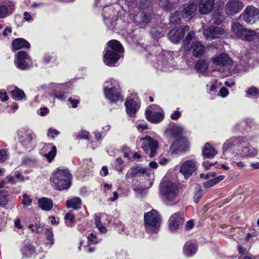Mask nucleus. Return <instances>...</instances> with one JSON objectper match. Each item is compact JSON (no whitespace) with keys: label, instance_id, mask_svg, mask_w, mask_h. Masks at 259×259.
<instances>
[{"label":"nucleus","instance_id":"nucleus-35","mask_svg":"<svg viewBox=\"0 0 259 259\" xmlns=\"http://www.w3.org/2000/svg\"><path fill=\"white\" fill-rule=\"evenodd\" d=\"M30 47L29 43L23 38H16L12 42V47L15 50H18L22 48H29Z\"/></svg>","mask_w":259,"mask_h":259},{"label":"nucleus","instance_id":"nucleus-37","mask_svg":"<svg viewBox=\"0 0 259 259\" xmlns=\"http://www.w3.org/2000/svg\"><path fill=\"white\" fill-rule=\"evenodd\" d=\"M208 64L207 62L203 60H199L195 64L196 70L200 73H205L208 69Z\"/></svg>","mask_w":259,"mask_h":259},{"label":"nucleus","instance_id":"nucleus-39","mask_svg":"<svg viewBox=\"0 0 259 259\" xmlns=\"http://www.w3.org/2000/svg\"><path fill=\"white\" fill-rule=\"evenodd\" d=\"M13 10V7L11 5L6 6V5L0 6V17L4 18L12 13Z\"/></svg>","mask_w":259,"mask_h":259},{"label":"nucleus","instance_id":"nucleus-1","mask_svg":"<svg viewBox=\"0 0 259 259\" xmlns=\"http://www.w3.org/2000/svg\"><path fill=\"white\" fill-rule=\"evenodd\" d=\"M152 51L153 54L149 56L148 59L154 62V66L164 71H168L170 65L169 61L172 59L170 53L166 51H162L161 49L157 46H153Z\"/></svg>","mask_w":259,"mask_h":259},{"label":"nucleus","instance_id":"nucleus-61","mask_svg":"<svg viewBox=\"0 0 259 259\" xmlns=\"http://www.w3.org/2000/svg\"><path fill=\"white\" fill-rule=\"evenodd\" d=\"M215 185L214 181L213 179H211L210 180H208L203 183V187L205 188H208L211 187H212Z\"/></svg>","mask_w":259,"mask_h":259},{"label":"nucleus","instance_id":"nucleus-60","mask_svg":"<svg viewBox=\"0 0 259 259\" xmlns=\"http://www.w3.org/2000/svg\"><path fill=\"white\" fill-rule=\"evenodd\" d=\"M257 235L255 232L248 233L245 237V241L247 242H249L251 241L252 238L255 237Z\"/></svg>","mask_w":259,"mask_h":259},{"label":"nucleus","instance_id":"nucleus-10","mask_svg":"<svg viewBox=\"0 0 259 259\" xmlns=\"http://www.w3.org/2000/svg\"><path fill=\"white\" fill-rule=\"evenodd\" d=\"M52 186L56 190L65 189V169L57 168L52 172L51 177Z\"/></svg>","mask_w":259,"mask_h":259},{"label":"nucleus","instance_id":"nucleus-29","mask_svg":"<svg viewBox=\"0 0 259 259\" xmlns=\"http://www.w3.org/2000/svg\"><path fill=\"white\" fill-rule=\"evenodd\" d=\"M240 154L242 158L252 157L257 154V150L250 144H247L242 147Z\"/></svg>","mask_w":259,"mask_h":259},{"label":"nucleus","instance_id":"nucleus-33","mask_svg":"<svg viewBox=\"0 0 259 259\" xmlns=\"http://www.w3.org/2000/svg\"><path fill=\"white\" fill-rule=\"evenodd\" d=\"M217 153L216 150L209 143L205 144L202 150V154L204 157L211 159L213 158Z\"/></svg>","mask_w":259,"mask_h":259},{"label":"nucleus","instance_id":"nucleus-18","mask_svg":"<svg viewBox=\"0 0 259 259\" xmlns=\"http://www.w3.org/2000/svg\"><path fill=\"white\" fill-rule=\"evenodd\" d=\"M197 169V161L195 159L188 160L184 162L180 166V172L185 178L191 177Z\"/></svg>","mask_w":259,"mask_h":259},{"label":"nucleus","instance_id":"nucleus-16","mask_svg":"<svg viewBox=\"0 0 259 259\" xmlns=\"http://www.w3.org/2000/svg\"><path fill=\"white\" fill-rule=\"evenodd\" d=\"M188 25L183 26L171 30L167 34L169 39L173 43L180 42L184 38L185 33L189 30Z\"/></svg>","mask_w":259,"mask_h":259},{"label":"nucleus","instance_id":"nucleus-24","mask_svg":"<svg viewBox=\"0 0 259 259\" xmlns=\"http://www.w3.org/2000/svg\"><path fill=\"white\" fill-rule=\"evenodd\" d=\"M212 63L217 65L229 66L232 65L233 61L230 56L226 53H221L219 55L213 57Z\"/></svg>","mask_w":259,"mask_h":259},{"label":"nucleus","instance_id":"nucleus-30","mask_svg":"<svg viewBox=\"0 0 259 259\" xmlns=\"http://www.w3.org/2000/svg\"><path fill=\"white\" fill-rule=\"evenodd\" d=\"M196 10L197 3L193 2L190 5L184 8L182 13L183 18L185 19L191 18L194 16Z\"/></svg>","mask_w":259,"mask_h":259},{"label":"nucleus","instance_id":"nucleus-32","mask_svg":"<svg viewBox=\"0 0 259 259\" xmlns=\"http://www.w3.org/2000/svg\"><path fill=\"white\" fill-rule=\"evenodd\" d=\"M150 0H131L127 2V5L132 8L135 5L139 9H145L150 5Z\"/></svg>","mask_w":259,"mask_h":259},{"label":"nucleus","instance_id":"nucleus-19","mask_svg":"<svg viewBox=\"0 0 259 259\" xmlns=\"http://www.w3.org/2000/svg\"><path fill=\"white\" fill-rule=\"evenodd\" d=\"M183 223V214L180 212L174 213L168 220L169 229L172 232H176L181 228Z\"/></svg>","mask_w":259,"mask_h":259},{"label":"nucleus","instance_id":"nucleus-48","mask_svg":"<svg viewBox=\"0 0 259 259\" xmlns=\"http://www.w3.org/2000/svg\"><path fill=\"white\" fill-rule=\"evenodd\" d=\"M72 176L70 172L66 169V189H69L72 184Z\"/></svg>","mask_w":259,"mask_h":259},{"label":"nucleus","instance_id":"nucleus-34","mask_svg":"<svg viewBox=\"0 0 259 259\" xmlns=\"http://www.w3.org/2000/svg\"><path fill=\"white\" fill-rule=\"evenodd\" d=\"M197 248V247L195 243L190 241L187 242L184 246V253L187 256H191L195 254Z\"/></svg>","mask_w":259,"mask_h":259},{"label":"nucleus","instance_id":"nucleus-52","mask_svg":"<svg viewBox=\"0 0 259 259\" xmlns=\"http://www.w3.org/2000/svg\"><path fill=\"white\" fill-rule=\"evenodd\" d=\"M151 35L154 39H158L163 36L161 32L153 28L151 30Z\"/></svg>","mask_w":259,"mask_h":259},{"label":"nucleus","instance_id":"nucleus-8","mask_svg":"<svg viewBox=\"0 0 259 259\" xmlns=\"http://www.w3.org/2000/svg\"><path fill=\"white\" fill-rule=\"evenodd\" d=\"M17 135L19 142L25 149L31 148L32 142L36 138V136L32 130L25 128H20L17 132Z\"/></svg>","mask_w":259,"mask_h":259},{"label":"nucleus","instance_id":"nucleus-56","mask_svg":"<svg viewBox=\"0 0 259 259\" xmlns=\"http://www.w3.org/2000/svg\"><path fill=\"white\" fill-rule=\"evenodd\" d=\"M7 159V154L5 150H0V162H4Z\"/></svg>","mask_w":259,"mask_h":259},{"label":"nucleus","instance_id":"nucleus-26","mask_svg":"<svg viewBox=\"0 0 259 259\" xmlns=\"http://www.w3.org/2000/svg\"><path fill=\"white\" fill-rule=\"evenodd\" d=\"M180 0H158V6L164 10L170 12L176 9L179 5Z\"/></svg>","mask_w":259,"mask_h":259},{"label":"nucleus","instance_id":"nucleus-6","mask_svg":"<svg viewBox=\"0 0 259 259\" xmlns=\"http://www.w3.org/2000/svg\"><path fill=\"white\" fill-rule=\"evenodd\" d=\"M231 30L236 37L244 41H252L256 39L257 32L251 29L243 28L238 22L232 23Z\"/></svg>","mask_w":259,"mask_h":259},{"label":"nucleus","instance_id":"nucleus-7","mask_svg":"<svg viewBox=\"0 0 259 259\" xmlns=\"http://www.w3.org/2000/svg\"><path fill=\"white\" fill-rule=\"evenodd\" d=\"M160 191L163 199L167 204L170 205L176 203L178 194L176 184L170 182H165L161 185Z\"/></svg>","mask_w":259,"mask_h":259},{"label":"nucleus","instance_id":"nucleus-53","mask_svg":"<svg viewBox=\"0 0 259 259\" xmlns=\"http://www.w3.org/2000/svg\"><path fill=\"white\" fill-rule=\"evenodd\" d=\"M74 219L75 217L73 214L69 212L66 213V221H68L69 222V224L67 225V226L71 227L74 223Z\"/></svg>","mask_w":259,"mask_h":259},{"label":"nucleus","instance_id":"nucleus-57","mask_svg":"<svg viewBox=\"0 0 259 259\" xmlns=\"http://www.w3.org/2000/svg\"><path fill=\"white\" fill-rule=\"evenodd\" d=\"M233 163L239 169H242L245 167V162L241 161H233Z\"/></svg>","mask_w":259,"mask_h":259},{"label":"nucleus","instance_id":"nucleus-62","mask_svg":"<svg viewBox=\"0 0 259 259\" xmlns=\"http://www.w3.org/2000/svg\"><path fill=\"white\" fill-rule=\"evenodd\" d=\"M8 96L6 91L3 92L0 90V100L3 102H5L8 100Z\"/></svg>","mask_w":259,"mask_h":259},{"label":"nucleus","instance_id":"nucleus-36","mask_svg":"<svg viewBox=\"0 0 259 259\" xmlns=\"http://www.w3.org/2000/svg\"><path fill=\"white\" fill-rule=\"evenodd\" d=\"M81 200L79 197H76L66 201V206L67 208H72L78 210L81 207Z\"/></svg>","mask_w":259,"mask_h":259},{"label":"nucleus","instance_id":"nucleus-27","mask_svg":"<svg viewBox=\"0 0 259 259\" xmlns=\"http://www.w3.org/2000/svg\"><path fill=\"white\" fill-rule=\"evenodd\" d=\"M148 170L140 166H135L130 168L125 175L126 180L142 175H148Z\"/></svg>","mask_w":259,"mask_h":259},{"label":"nucleus","instance_id":"nucleus-40","mask_svg":"<svg viewBox=\"0 0 259 259\" xmlns=\"http://www.w3.org/2000/svg\"><path fill=\"white\" fill-rule=\"evenodd\" d=\"M195 37V33L194 32L191 31L188 33L185 39L183 41L184 48L186 50H190V44L191 41Z\"/></svg>","mask_w":259,"mask_h":259},{"label":"nucleus","instance_id":"nucleus-2","mask_svg":"<svg viewBox=\"0 0 259 259\" xmlns=\"http://www.w3.org/2000/svg\"><path fill=\"white\" fill-rule=\"evenodd\" d=\"M123 52L121 44L116 40H111L107 43V49L104 54V63L108 66H112L120 57V54Z\"/></svg>","mask_w":259,"mask_h":259},{"label":"nucleus","instance_id":"nucleus-12","mask_svg":"<svg viewBox=\"0 0 259 259\" xmlns=\"http://www.w3.org/2000/svg\"><path fill=\"white\" fill-rule=\"evenodd\" d=\"M243 3L239 0H229L225 7V12L227 16L232 17L239 13L243 8Z\"/></svg>","mask_w":259,"mask_h":259},{"label":"nucleus","instance_id":"nucleus-42","mask_svg":"<svg viewBox=\"0 0 259 259\" xmlns=\"http://www.w3.org/2000/svg\"><path fill=\"white\" fill-rule=\"evenodd\" d=\"M8 193L5 190L0 191V205L5 206L7 204L8 202Z\"/></svg>","mask_w":259,"mask_h":259},{"label":"nucleus","instance_id":"nucleus-63","mask_svg":"<svg viewBox=\"0 0 259 259\" xmlns=\"http://www.w3.org/2000/svg\"><path fill=\"white\" fill-rule=\"evenodd\" d=\"M68 102L71 105L73 108H76L77 106V104L79 103L78 100L74 99L72 98L68 99Z\"/></svg>","mask_w":259,"mask_h":259},{"label":"nucleus","instance_id":"nucleus-21","mask_svg":"<svg viewBox=\"0 0 259 259\" xmlns=\"http://www.w3.org/2000/svg\"><path fill=\"white\" fill-rule=\"evenodd\" d=\"M116 11L113 7L105 6L103 10V17L105 24L110 27L113 25L114 21L116 20L115 14Z\"/></svg>","mask_w":259,"mask_h":259},{"label":"nucleus","instance_id":"nucleus-59","mask_svg":"<svg viewBox=\"0 0 259 259\" xmlns=\"http://www.w3.org/2000/svg\"><path fill=\"white\" fill-rule=\"evenodd\" d=\"M77 137L79 139H88L89 133L85 131H81L77 135Z\"/></svg>","mask_w":259,"mask_h":259},{"label":"nucleus","instance_id":"nucleus-49","mask_svg":"<svg viewBox=\"0 0 259 259\" xmlns=\"http://www.w3.org/2000/svg\"><path fill=\"white\" fill-rule=\"evenodd\" d=\"M46 235L47 239L50 242L51 245L54 243V235L52 228L46 229Z\"/></svg>","mask_w":259,"mask_h":259},{"label":"nucleus","instance_id":"nucleus-50","mask_svg":"<svg viewBox=\"0 0 259 259\" xmlns=\"http://www.w3.org/2000/svg\"><path fill=\"white\" fill-rule=\"evenodd\" d=\"M258 94V89L255 87H251L246 91V95L248 97H255Z\"/></svg>","mask_w":259,"mask_h":259},{"label":"nucleus","instance_id":"nucleus-28","mask_svg":"<svg viewBox=\"0 0 259 259\" xmlns=\"http://www.w3.org/2000/svg\"><path fill=\"white\" fill-rule=\"evenodd\" d=\"M193 55L196 58L202 56L204 53V46L199 41H196L190 46Z\"/></svg>","mask_w":259,"mask_h":259},{"label":"nucleus","instance_id":"nucleus-20","mask_svg":"<svg viewBox=\"0 0 259 259\" xmlns=\"http://www.w3.org/2000/svg\"><path fill=\"white\" fill-rule=\"evenodd\" d=\"M226 34L225 30L220 27L210 26L203 31V35L207 40L219 38Z\"/></svg>","mask_w":259,"mask_h":259},{"label":"nucleus","instance_id":"nucleus-9","mask_svg":"<svg viewBox=\"0 0 259 259\" xmlns=\"http://www.w3.org/2000/svg\"><path fill=\"white\" fill-rule=\"evenodd\" d=\"M153 15V13L151 11L139 10L133 16V19L135 23L140 28H144L151 22Z\"/></svg>","mask_w":259,"mask_h":259},{"label":"nucleus","instance_id":"nucleus-15","mask_svg":"<svg viewBox=\"0 0 259 259\" xmlns=\"http://www.w3.org/2000/svg\"><path fill=\"white\" fill-rule=\"evenodd\" d=\"M146 115L148 120L153 123H158L163 118V114L161 109L156 105L150 106L146 110Z\"/></svg>","mask_w":259,"mask_h":259},{"label":"nucleus","instance_id":"nucleus-43","mask_svg":"<svg viewBox=\"0 0 259 259\" xmlns=\"http://www.w3.org/2000/svg\"><path fill=\"white\" fill-rule=\"evenodd\" d=\"M57 153V148L56 147L51 149L47 153L46 155L44 157H46L49 162H51L55 158Z\"/></svg>","mask_w":259,"mask_h":259},{"label":"nucleus","instance_id":"nucleus-4","mask_svg":"<svg viewBox=\"0 0 259 259\" xmlns=\"http://www.w3.org/2000/svg\"><path fill=\"white\" fill-rule=\"evenodd\" d=\"M161 219L159 213L154 209L144 213V225L149 233H156L159 231Z\"/></svg>","mask_w":259,"mask_h":259},{"label":"nucleus","instance_id":"nucleus-5","mask_svg":"<svg viewBox=\"0 0 259 259\" xmlns=\"http://www.w3.org/2000/svg\"><path fill=\"white\" fill-rule=\"evenodd\" d=\"M183 132V128L181 126H176L173 131V136L178 138L170 145L169 151L172 154H177L179 151H186L188 147L187 140L182 136L181 134Z\"/></svg>","mask_w":259,"mask_h":259},{"label":"nucleus","instance_id":"nucleus-45","mask_svg":"<svg viewBox=\"0 0 259 259\" xmlns=\"http://www.w3.org/2000/svg\"><path fill=\"white\" fill-rule=\"evenodd\" d=\"M55 146H54L52 143H48V144H45L44 145V146L42 147V148L40 149V153L41 155H42L43 156L44 155H47V153L52 148L55 147Z\"/></svg>","mask_w":259,"mask_h":259},{"label":"nucleus","instance_id":"nucleus-58","mask_svg":"<svg viewBox=\"0 0 259 259\" xmlns=\"http://www.w3.org/2000/svg\"><path fill=\"white\" fill-rule=\"evenodd\" d=\"M229 94V91L225 87H223L220 89L219 92V95L222 97H226Z\"/></svg>","mask_w":259,"mask_h":259},{"label":"nucleus","instance_id":"nucleus-64","mask_svg":"<svg viewBox=\"0 0 259 259\" xmlns=\"http://www.w3.org/2000/svg\"><path fill=\"white\" fill-rule=\"evenodd\" d=\"M137 128L140 132H142L143 131L147 130L148 128V126L146 123L139 124L137 125Z\"/></svg>","mask_w":259,"mask_h":259},{"label":"nucleus","instance_id":"nucleus-23","mask_svg":"<svg viewBox=\"0 0 259 259\" xmlns=\"http://www.w3.org/2000/svg\"><path fill=\"white\" fill-rule=\"evenodd\" d=\"M50 88L51 89L50 95L51 96L60 101L64 100L65 86L63 84L52 83Z\"/></svg>","mask_w":259,"mask_h":259},{"label":"nucleus","instance_id":"nucleus-25","mask_svg":"<svg viewBox=\"0 0 259 259\" xmlns=\"http://www.w3.org/2000/svg\"><path fill=\"white\" fill-rule=\"evenodd\" d=\"M214 0H199L198 9L201 14H206L212 11Z\"/></svg>","mask_w":259,"mask_h":259},{"label":"nucleus","instance_id":"nucleus-3","mask_svg":"<svg viewBox=\"0 0 259 259\" xmlns=\"http://www.w3.org/2000/svg\"><path fill=\"white\" fill-rule=\"evenodd\" d=\"M105 98L111 103H117L124 100L121 90L117 80L111 79L105 82L103 88Z\"/></svg>","mask_w":259,"mask_h":259},{"label":"nucleus","instance_id":"nucleus-22","mask_svg":"<svg viewBox=\"0 0 259 259\" xmlns=\"http://www.w3.org/2000/svg\"><path fill=\"white\" fill-rule=\"evenodd\" d=\"M245 142V139L242 137H233L227 141L223 145L224 154L231 151Z\"/></svg>","mask_w":259,"mask_h":259},{"label":"nucleus","instance_id":"nucleus-17","mask_svg":"<svg viewBox=\"0 0 259 259\" xmlns=\"http://www.w3.org/2000/svg\"><path fill=\"white\" fill-rule=\"evenodd\" d=\"M126 107V113L132 117H134L136 113L140 107L139 98L137 96L131 97L126 100L124 103Z\"/></svg>","mask_w":259,"mask_h":259},{"label":"nucleus","instance_id":"nucleus-54","mask_svg":"<svg viewBox=\"0 0 259 259\" xmlns=\"http://www.w3.org/2000/svg\"><path fill=\"white\" fill-rule=\"evenodd\" d=\"M44 228V225L41 224H36L34 225V229H32V231L36 233H41Z\"/></svg>","mask_w":259,"mask_h":259},{"label":"nucleus","instance_id":"nucleus-11","mask_svg":"<svg viewBox=\"0 0 259 259\" xmlns=\"http://www.w3.org/2000/svg\"><path fill=\"white\" fill-rule=\"evenodd\" d=\"M15 64L16 67L21 70L28 69L32 65L30 56L24 51H19L16 55Z\"/></svg>","mask_w":259,"mask_h":259},{"label":"nucleus","instance_id":"nucleus-31","mask_svg":"<svg viewBox=\"0 0 259 259\" xmlns=\"http://www.w3.org/2000/svg\"><path fill=\"white\" fill-rule=\"evenodd\" d=\"M39 207L43 210L50 211L53 207V200L47 197H42L38 200Z\"/></svg>","mask_w":259,"mask_h":259},{"label":"nucleus","instance_id":"nucleus-13","mask_svg":"<svg viewBox=\"0 0 259 259\" xmlns=\"http://www.w3.org/2000/svg\"><path fill=\"white\" fill-rule=\"evenodd\" d=\"M243 20L249 24H253L259 20V10L253 6H248L242 14Z\"/></svg>","mask_w":259,"mask_h":259},{"label":"nucleus","instance_id":"nucleus-14","mask_svg":"<svg viewBox=\"0 0 259 259\" xmlns=\"http://www.w3.org/2000/svg\"><path fill=\"white\" fill-rule=\"evenodd\" d=\"M143 141L142 146L144 151L149 155V157H153L158 147L157 141L150 137H147L141 139Z\"/></svg>","mask_w":259,"mask_h":259},{"label":"nucleus","instance_id":"nucleus-46","mask_svg":"<svg viewBox=\"0 0 259 259\" xmlns=\"http://www.w3.org/2000/svg\"><path fill=\"white\" fill-rule=\"evenodd\" d=\"M22 197V204L23 206L25 207L30 206L32 202V199L30 198V196L26 193H24Z\"/></svg>","mask_w":259,"mask_h":259},{"label":"nucleus","instance_id":"nucleus-38","mask_svg":"<svg viewBox=\"0 0 259 259\" xmlns=\"http://www.w3.org/2000/svg\"><path fill=\"white\" fill-rule=\"evenodd\" d=\"M12 98L18 101L22 100L25 97V95L22 90H20L17 87L11 92Z\"/></svg>","mask_w":259,"mask_h":259},{"label":"nucleus","instance_id":"nucleus-51","mask_svg":"<svg viewBox=\"0 0 259 259\" xmlns=\"http://www.w3.org/2000/svg\"><path fill=\"white\" fill-rule=\"evenodd\" d=\"M134 190L139 197L145 196L147 194V189L143 187H135Z\"/></svg>","mask_w":259,"mask_h":259},{"label":"nucleus","instance_id":"nucleus-47","mask_svg":"<svg viewBox=\"0 0 259 259\" xmlns=\"http://www.w3.org/2000/svg\"><path fill=\"white\" fill-rule=\"evenodd\" d=\"M88 239L89 242L92 244H97L101 241V239L98 238L97 235L93 233H91L89 235Z\"/></svg>","mask_w":259,"mask_h":259},{"label":"nucleus","instance_id":"nucleus-55","mask_svg":"<svg viewBox=\"0 0 259 259\" xmlns=\"http://www.w3.org/2000/svg\"><path fill=\"white\" fill-rule=\"evenodd\" d=\"M59 132L57 130H56L55 129H53L52 128H50L48 130V133L47 134V136H48V137L51 136V137L53 139H54L55 136H58L59 135Z\"/></svg>","mask_w":259,"mask_h":259},{"label":"nucleus","instance_id":"nucleus-44","mask_svg":"<svg viewBox=\"0 0 259 259\" xmlns=\"http://www.w3.org/2000/svg\"><path fill=\"white\" fill-rule=\"evenodd\" d=\"M169 21L170 23L174 24H179L181 21L179 12H176L174 13L171 14Z\"/></svg>","mask_w":259,"mask_h":259},{"label":"nucleus","instance_id":"nucleus-41","mask_svg":"<svg viewBox=\"0 0 259 259\" xmlns=\"http://www.w3.org/2000/svg\"><path fill=\"white\" fill-rule=\"evenodd\" d=\"M203 195L202 191L200 185L196 184L195 185V192L194 196V201L198 203Z\"/></svg>","mask_w":259,"mask_h":259}]
</instances>
